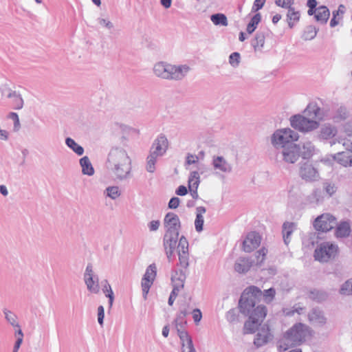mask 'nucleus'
I'll list each match as a JSON object with an SVG mask.
<instances>
[{
	"instance_id": "6e6d98bb",
	"label": "nucleus",
	"mask_w": 352,
	"mask_h": 352,
	"mask_svg": "<svg viewBox=\"0 0 352 352\" xmlns=\"http://www.w3.org/2000/svg\"><path fill=\"white\" fill-rule=\"evenodd\" d=\"M160 226V221L159 220H153L148 223V229L151 232L157 231Z\"/></svg>"
},
{
	"instance_id": "393cba45",
	"label": "nucleus",
	"mask_w": 352,
	"mask_h": 352,
	"mask_svg": "<svg viewBox=\"0 0 352 352\" xmlns=\"http://www.w3.org/2000/svg\"><path fill=\"white\" fill-rule=\"evenodd\" d=\"M335 160L344 166H352V151L346 150L333 156Z\"/></svg>"
},
{
	"instance_id": "5fc2aeb1",
	"label": "nucleus",
	"mask_w": 352,
	"mask_h": 352,
	"mask_svg": "<svg viewBox=\"0 0 352 352\" xmlns=\"http://www.w3.org/2000/svg\"><path fill=\"white\" fill-rule=\"evenodd\" d=\"M104 318V309L103 306L100 305L98 307V322L100 326L103 325V320Z\"/></svg>"
},
{
	"instance_id": "bf43d9fd",
	"label": "nucleus",
	"mask_w": 352,
	"mask_h": 352,
	"mask_svg": "<svg viewBox=\"0 0 352 352\" xmlns=\"http://www.w3.org/2000/svg\"><path fill=\"white\" fill-rule=\"evenodd\" d=\"M265 3V0H255L253 3L252 10L257 11L261 9Z\"/></svg>"
},
{
	"instance_id": "dca6fc26",
	"label": "nucleus",
	"mask_w": 352,
	"mask_h": 352,
	"mask_svg": "<svg viewBox=\"0 0 352 352\" xmlns=\"http://www.w3.org/2000/svg\"><path fill=\"white\" fill-rule=\"evenodd\" d=\"M84 280L87 289L94 294H98L100 291L98 278L95 276L93 271V266L91 263L87 265L84 274Z\"/></svg>"
},
{
	"instance_id": "b1692460",
	"label": "nucleus",
	"mask_w": 352,
	"mask_h": 352,
	"mask_svg": "<svg viewBox=\"0 0 352 352\" xmlns=\"http://www.w3.org/2000/svg\"><path fill=\"white\" fill-rule=\"evenodd\" d=\"M300 146V156L303 159H310L315 153V146L310 141H305L298 144Z\"/></svg>"
},
{
	"instance_id": "f704fd0d",
	"label": "nucleus",
	"mask_w": 352,
	"mask_h": 352,
	"mask_svg": "<svg viewBox=\"0 0 352 352\" xmlns=\"http://www.w3.org/2000/svg\"><path fill=\"white\" fill-rule=\"evenodd\" d=\"M337 130L331 125H324L320 129V137L322 139L328 140L336 134Z\"/></svg>"
},
{
	"instance_id": "aec40b11",
	"label": "nucleus",
	"mask_w": 352,
	"mask_h": 352,
	"mask_svg": "<svg viewBox=\"0 0 352 352\" xmlns=\"http://www.w3.org/2000/svg\"><path fill=\"white\" fill-rule=\"evenodd\" d=\"M212 165L214 170L224 173H230L232 171V165L222 156H213Z\"/></svg>"
},
{
	"instance_id": "7c9ffc66",
	"label": "nucleus",
	"mask_w": 352,
	"mask_h": 352,
	"mask_svg": "<svg viewBox=\"0 0 352 352\" xmlns=\"http://www.w3.org/2000/svg\"><path fill=\"white\" fill-rule=\"evenodd\" d=\"M296 224L292 222H285L283 225V236L284 242L288 245L291 241V235L294 232Z\"/></svg>"
},
{
	"instance_id": "a211bd4d",
	"label": "nucleus",
	"mask_w": 352,
	"mask_h": 352,
	"mask_svg": "<svg viewBox=\"0 0 352 352\" xmlns=\"http://www.w3.org/2000/svg\"><path fill=\"white\" fill-rule=\"evenodd\" d=\"M261 237L256 232H249L243 242V250L251 252L261 244Z\"/></svg>"
},
{
	"instance_id": "37998d69",
	"label": "nucleus",
	"mask_w": 352,
	"mask_h": 352,
	"mask_svg": "<svg viewBox=\"0 0 352 352\" xmlns=\"http://www.w3.org/2000/svg\"><path fill=\"white\" fill-rule=\"evenodd\" d=\"M3 313L5 314L6 319L7 321L13 327H16L19 329L20 328V326L19 325L18 322H16V316L13 314L12 311H8L7 309L3 310Z\"/></svg>"
},
{
	"instance_id": "f03ea898",
	"label": "nucleus",
	"mask_w": 352,
	"mask_h": 352,
	"mask_svg": "<svg viewBox=\"0 0 352 352\" xmlns=\"http://www.w3.org/2000/svg\"><path fill=\"white\" fill-rule=\"evenodd\" d=\"M105 165L116 179L120 181L126 179L131 171L130 157L124 148L118 146L111 147L108 153Z\"/></svg>"
},
{
	"instance_id": "a19ab883",
	"label": "nucleus",
	"mask_w": 352,
	"mask_h": 352,
	"mask_svg": "<svg viewBox=\"0 0 352 352\" xmlns=\"http://www.w3.org/2000/svg\"><path fill=\"white\" fill-rule=\"evenodd\" d=\"M317 34V30L312 25L307 26L302 34V38L305 41L314 39Z\"/></svg>"
},
{
	"instance_id": "473e14b6",
	"label": "nucleus",
	"mask_w": 352,
	"mask_h": 352,
	"mask_svg": "<svg viewBox=\"0 0 352 352\" xmlns=\"http://www.w3.org/2000/svg\"><path fill=\"white\" fill-rule=\"evenodd\" d=\"M66 145L72 149L76 155L81 156L84 153V148L71 138L65 139Z\"/></svg>"
},
{
	"instance_id": "cd10ccee",
	"label": "nucleus",
	"mask_w": 352,
	"mask_h": 352,
	"mask_svg": "<svg viewBox=\"0 0 352 352\" xmlns=\"http://www.w3.org/2000/svg\"><path fill=\"white\" fill-rule=\"evenodd\" d=\"M206 212V209L204 206H199L196 208V218L195 221V227L197 232H200L203 230L204 216Z\"/></svg>"
},
{
	"instance_id": "c756f323",
	"label": "nucleus",
	"mask_w": 352,
	"mask_h": 352,
	"mask_svg": "<svg viewBox=\"0 0 352 352\" xmlns=\"http://www.w3.org/2000/svg\"><path fill=\"white\" fill-rule=\"evenodd\" d=\"M83 175L92 176L94 174V168L87 156H84L79 161Z\"/></svg>"
},
{
	"instance_id": "c03bdc74",
	"label": "nucleus",
	"mask_w": 352,
	"mask_h": 352,
	"mask_svg": "<svg viewBox=\"0 0 352 352\" xmlns=\"http://www.w3.org/2000/svg\"><path fill=\"white\" fill-rule=\"evenodd\" d=\"M349 115L347 108L344 106H340L337 109L334 118L343 120L346 119Z\"/></svg>"
},
{
	"instance_id": "423d86ee",
	"label": "nucleus",
	"mask_w": 352,
	"mask_h": 352,
	"mask_svg": "<svg viewBox=\"0 0 352 352\" xmlns=\"http://www.w3.org/2000/svg\"><path fill=\"white\" fill-rule=\"evenodd\" d=\"M188 315V311L181 310L177 315L176 318L174 320L175 328L177 329L178 336L181 340L182 344L184 347L186 344V347L189 350L188 352H195L192 341L191 338L186 331V326L187 322L186 320V316Z\"/></svg>"
},
{
	"instance_id": "5701e85b",
	"label": "nucleus",
	"mask_w": 352,
	"mask_h": 352,
	"mask_svg": "<svg viewBox=\"0 0 352 352\" xmlns=\"http://www.w3.org/2000/svg\"><path fill=\"white\" fill-rule=\"evenodd\" d=\"M254 262V260H252L250 258L239 257L235 262L234 270L239 273H246L250 270Z\"/></svg>"
},
{
	"instance_id": "09e8293b",
	"label": "nucleus",
	"mask_w": 352,
	"mask_h": 352,
	"mask_svg": "<svg viewBox=\"0 0 352 352\" xmlns=\"http://www.w3.org/2000/svg\"><path fill=\"white\" fill-rule=\"evenodd\" d=\"M267 253V250L265 249V248H261V250H259L258 251H257L256 252V264L257 265H261L263 261L265 260V255Z\"/></svg>"
},
{
	"instance_id": "338daca9",
	"label": "nucleus",
	"mask_w": 352,
	"mask_h": 352,
	"mask_svg": "<svg viewBox=\"0 0 352 352\" xmlns=\"http://www.w3.org/2000/svg\"><path fill=\"white\" fill-rule=\"evenodd\" d=\"M320 194L321 191L318 189L314 190L312 193V195L314 197V198H316L317 203H319L320 201H322V199H320Z\"/></svg>"
},
{
	"instance_id": "ddd939ff",
	"label": "nucleus",
	"mask_w": 352,
	"mask_h": 352,
	"mask_svg": "<svg viewBox=\"0 0 352 352\" xmlns=\"http://www.w3.org/2000/svg\"><path fill=\"white\" fill-rule=\"evenodd\" d=\"M177 252L179 256V265L183 269L179 270H183L187 274V269L189 265V254H188V241L184 236L179 237V241L177 245Z\"/></svg>"
},
{
	"instance_id": "a878e982",
	"label": "nucleus",
	"mask_w": 352,
	"mask_h": 352,
	"mask_svg": "<svg viewBox=\"0 0 352 352\" xmlns=\"http://www.w3.org/2000/svg\"><path fill=\"white\" fill-rule=\"evenodd\" d=\"M308 318L310 322L323 325L327 322V318L324 317L323 312L317 308L312 309L308 314Z\"/></svg>"
},
{
	"instance_id": "ea45409f",
	"label": "nucleus",
	"mask_w": 352,
	"mask_h": 352,
	"mask_svg": "<svg viewBox=\"0 0 352 352\" xmlns=\"http://www.w3.org/2000/svg\"><path fill=\"white\" fill-rule=\"evenodd\" d=\"M106 196L111 199H116L121 195L119 187L117 186H109L105 190Z\"/></svg>"
},
{
	"instance_id": "0eeeda50",
	"label": "nucleus",
	"mask_w": 352,
	"mask_h": 352,
	"mask_svg": "<svg viewBox=\"0 0 352 352\" xmlns=\"http://www.w3.org/2000/svg\"><path fill=\"white\" fill-rule=\"evenodd\" d=\"M298 139V135L294 131L287 128L277 130L272 137V144L275 146L277 151L283 146L294 144V141Z\"/></svg>"
},
{
	"instance_id": "7ed1b4c3",
	"label": "nucleus",
	"mask_w": 352,
	"mask_h": 352,
	"mask_svg": "<svg viewBox=\"0 0 352 352\" xmlns=\"http://www.w3.org/2000/svg\"><path fill=\"white\" fill-rule=\"evenodd\" d=\"M164 225L166 228L163 238V245L168 260L173 255L178 240L179 241V231L181 221L177 214L168 212L164 219Z\"/></svg>"
},
{
	"instance_id": "39448f33",
	"label": "nucleus",
	"mask_w": 352,
	"mask_h": 352,
	"mask_svg": "<svg viewBox=\"0 0 352 352\" xmlns=\"http://www.w3.org/2000/svg\"><path fill=\"white\" fill-rule=\"evenodd\" d=\"M191 70L188 65H172L160 61L154 65V74L162 79L180 81L182 80Z\"/></svg>"
},
{
	"instance_id": "e433bc0d",
	"label": "nucleus",
	"mask_w": 352,
	"mask_h": 352,
	"mask_svg": "<svg viewBox=\"0 0 352 352\" xmlns=\"http://www.w3.org/2000/svg\"><path fill=\"white\" fill-rule=\"evenodd\" d=\"M210 19L212 22L216 25L227 26L228 24L227 17L223 14H214L211 15Z\"/></svg>"
},
{
	"instance_id": "9b49d317",
	"label": "nucleus",
	"mask_w": 352,
	"mask_h": 352,
	"mask_svg": "<svg viewBox=\"0 0 352 352\" xmlns=\"http://www.w3.org/2000/svg\"><path fill=\"white\" fill-rule=\"evenodd\" d=\"M186 280V272L183 270H175L171 275V281L173 284V289L168 298V303L173 305L176 297L181 289L184 288Z\"/></svg>"
},
{
	"instance_id": "e2e57ef3",
	"label": "nucleus",
	"mask_w": 352,
	"mask_h": 352,
	"mask_svg": "<svg viewBox=\"0 0 352 352\" xmlns=\"http://www.w3.org/2000/svg\"><path fill=\"white\" fill-rule=\"evenodd\" d=\"M346 12V8L343 4L339 5L338 10L333 11L332 14H335V16H338L340 14L343 15Z\"/></svg>"
},
{
	"instance_id": "864d4df0",
	"label": "nucleus",
	"mask_w": 352,
	"mask_h": 352,
	"mask_svg": "<svg viewBox=\"0 0 352 352\" xmlns=\"http://www.w3.org/2000/svg\"><path fill=\"white\" fill-rule=\"evenodd\" d=\"M16 333H17L19 335H20L21 336L17 338V340H16V342L14 344V346L13 347V351L12 352H17V351L19 350L21 343H22V341H23V334L22 333V330L21 329H19L16 331Z\"/></svg>"
},
{
	"instance_id": "680f3d73",
	"label": "nucleus",
	"mask_w": 352,
	"mask_h": 352,
	"mask_svg": "<svg viewBox=\"0 0 352 352\" xmlns=\"http://www.w3.org/2000/svg\"><path fill=\"white\" fill-rule=\"evenodd\" d=\"M98 22L100 25H103L108 29H111L113 28L112 23L109 21H107V19L98 18Z\"/></svg>"
},
{
	"instance_id": "bb28decb",
	"label": "nucleus",
	"mask_w": 352,
	"mask_h": 352,
	"mask_svg": "<svg viewBox=\"0 0 352 352\" xmlns=\"http://www.w3.org/2000/svg\"><path fill=\"white\" fill-rule=\"evenodd\" d=\"M351 226L349 221H341L337 223L335 234L338 238H346L351 234Z\"/></svg>"
},
{
	"instance_id": "72a5a7b5",
	"label": "nucleus",
	"mask_w": 352,
	"mask_h": 352,
	"mask_svg": "<svg viewBox=\"0 0 352 352\" xmlns=\"http://www.w3.org/2000/svg\"><path fill=\"white\" fill-rule=\"evenodd\" d=\"M102 283L103 284L102 289V292L105 294L106 297L109 298V308H111L114 300L113 290L107 280H104Z\"/></svg>"
},
{
	"instance_id": "412c9836",
	"label": "nucleus",
	"mask_w": 352,
	"mask_h": 352,
	"mask_svg": "<svg viewBox=\"0 0 352 352\" xmlns=\"http://www.w3.org/2000/svg\"><path fill=\"white\" fill-rule=\"evenodd\" d=\"M188 188L193 199H197L199 197L197 188L200 184L199 173L197 170L192 171L188 177Z\"/></svg>"
},
{
	"instance_id": "3c124183",
	"label": "nucleus",
	"mask_w": 352,
	"mask_h": 352,
	"mask_svg": "<svg viewBox=\"0 0 352 352\" xmlns=\"http://www.w3.org/2000/svg\"><path fill=\"white\" fill-rule=\"evenodd\" d=\"M241 56L239 52H233L229 56V63L234 67H238L240 63Z\"/></svg>"
},
{
	"instance_id": "052dcab7",
	"label": "nucleus",
	"mask_w": 352,
	"mask_h": 352,
	"mask_svg": "<svg viewBox=\"0 0 352 352\" xmlns=\"http://www.w3.org/2000/svg\"><path fill=\"white\" fill-rule=\"evenodd\" d=\"M14 104L15 106L16 109H21L23 108V100L21 98V95L17 96L16 98L14 99Z\"/></svg>"
},
{
	"instance_id": "69168bd1",
	"label": "nucleus",
	"mask_w": 352,
	"mask_h": 352,
	"mask_svg": "<svg viewBox=\"0 0 352 352\" xmlns=\"http://www.w3.org/2000/svg\"><path fill=\"white\" fill-rule=\"evenodd\" d=\"M11 116L14 117V127L15 130H17L20 126L19 116H18L17 113H13V112L11 113Z\"/></svg>"
},
{
	"instance_id": "de8ad7c7",
	"label": "nucleus",
	"mask_w": 352,
	"mask_h": 352,
	"mask_svg": "<svg viewBox=\"0 0 352 352\" xmlns=\"http://www.w3.org/2000/svg\"><path fill=\"white\" fill-rule=\"evenodd\" d=\"M226 320L230 323H234L238 321L239 314L235 309L229 310L226 315Z\"/></svg>"
},
{
	"instance_id": "c9c22d12",
	"label": "nucleus",
	"mask_w": 352,
	"mask_h": 352,
	"mask_svg": "<svg viewBox=\"0 0 352 352\" xmlns=\"http://www.w3.org/2000/svg\"><path fill=\"white\" fill-rule=\"evenodd\" d=\"M261 20V15L260 13H256L254 14L251 19L250 21L248 23L246 31L249 34H252L254 30L256 29L258 24L260 23Z\"/></svg>"
},
{
	"instance_id": "0e129e2a",
	"label": "nucleus",
	"mask_w": 352,
	"mask_h": 352,
	"mask_svg": "<svg viewBox=\"0 0 352 352\" xmlns=\"http://www.w3.org/2000/svg\"><path fill=\"white\" fill-rule=\"evenodd\" d=\"M175 193L179 196H184L188 193V190L186 186L181 185L177 188Z\"/></svg>"
},
{
	"instance_id": "4be33fe9",
	"label": "nucleus",
	"mask_w": 352,
	"mask_h": 352,
	"mask_svg": "<svg viewBox=\"0 0 352 352\" xmlns=\"http://www.w3.org/2000/svg\"><path fill=\"white\" fill-rule=\"evenodd\" d=\"M270 31L268 29L261 30L256 32L251 42L254 51H261L264 47L265 37L269 36Z\"/></svg>"
},
{
	"instance_id": "2f4dec72",
	"label": "nucleus",
	"mask_w": 352,
	"mask_h": 352,
	"mask_svg": "<svg viewBox=\"0 0 352 352\" xmlns=\"http://www.w3.org/2000/svg\"><path fill=\"white\" fill-rule=\"evenodd\" d=\"M300 14L296 11L294 8L288 10L287 13V22L290 28H293L296 23L300 20Z\"/></svg>"
},
{
	"instance_id": "774afa93",
	"label": "nucleus",
	"mask_w": 352,
	"mask_h": 352,
	"mask_svg": "<svg viewBox=\"0 0 352 352\" xmlns=\"http://www.w3.org/2000/svg\"><path fill=\"white\" fill-rule=\"evenodd\" d=\"M8 139V132L6 130L0 129V140H7Z\"/></svg>"
},
{
	"instance_id": "6ab92c4d",
	"label": "nucleus",
	"mask_w": 352,
	"mask_h": 352,
	"mask_svg": "<svg viewBox=\"0 0 352 352\" xmlns=\"http://www.w3.org/2000/svg\"><path fill=\"white\" fill-rule=\"evenodd\" d=\"M273 336L270 332V329L267 325L262 327L256 333L254 344L257 346H262L267 344L270 340H272Z\"/></svg>"
},
{
	"instance_id": "f257e3e1",
	"label": "nucleus",
	"mask_w": 352,
	"mask_h": 352,
	"mask_svg": "<svg viewBox=\"0 0 352 352\" xmlns=\"http://www.w3.org/2000/svg\"><path fill=\"white\" fill-rule=\"evenodd\" d=\"M275 294L276 290L273 287L265 289L263 294L258 287L253 285L243 291L239 302V307L241 313L248 316V320L244 324V333H254L267 315L266 307L258 304L262 295L265 302L270 303L273 300Z\"/></svg>"
},
{
	"instance_id": "6e6552de",
	"label": "nucleus",
	"mask_w": 352,
	"mask_h": 352,
	"mask_svg": "<svg viewBox=\"0 0 352 352\" xmlns=\"http://www.w3.org/2000/svg\"><path fill=\"white\" fill-rule=\"evenodd\" d=\"M300 146L297 144H289L276 151V159L288 164H294L299 159Z\"/></svg>"
},
{
	"instance_id": "49530a36",
	"label": "nucleus",
	"mask_w": 352,
	"mask_h": 352,
	"mask_svg": "<svg viewBox=\"0 0 352 352\" xmlns=\"http://www.w3.org/2000/svg\"><path fill=\"white\" fill-rule=\"evenodd\" d=\"M323 189L329 197H331L337 190L336 185L329 182L323 183Z\"/></svg>"
},
{
	"instance_id": "f3484780",
	"label": "nucleus",
	"mask_w": 352,
	"mask_h": 352,
	"mask_svg": "<svg viewBox=\"0 0 352 352\" xmlns=\"http://www.w3.org/2000/svg\"><path fill=\"white\" fill-rule=\"evenodd\" d=\"M168 147V139L165 135L160 134L153 142V144L150 148V152L158 157H162L166 152Z\"/></svg>"
},
{
	"instance_id": "603ef678",
	"label": "nucleus",
	"mask_w": 352,
	"mask_h": 352,
	"mask_svg": "<svg viewBox=\"0 0 352 352\" xmlns=\"http://www.w3.org/2000/svg\"><path fill=\"white\" fill-rule=\"evenodd\" d=\"M199 161V156L197 155L187 153L185 161V166H189L191 164H195Z\"/></svg>"
},
{
	"instance_id": "8fccbe9b",
	"label": "nucleus",
	"mask_w": 352,
	"mask_h": 352,
	"mask_svg": "<svg viewBox=\"0 0 352 352\" xmlns=\"http://www.w3.org/2000/svg\"><path fill=\"white\" fill-rule=\"evenodd\" d=\"M294 3V0H276L275 4L277 6L281 7L283 8H285L289 10L290 8H294L292 6Z\"/></svg>"
},
{
	"instance_id": "58836bf2",
	"label": "nucleus",
	"mask_w": 352,
	"mask_h": 352,
	"mask_svg": "<svg viewBox=\"0 0 352 352\" xmlns=\"http://www.w3.org/2000/svg\"><path fill=\"white\" fill-rule=\"evenodd\" d=\"M309 296L312 300H316L318 302H322L327 298L328 295L324 292L314 289L309 292Z\"/></svg>"
},
{
	"instance_id": "4d7b16f0",
	"label": "nucleus",
	"mask_w": 352,
	"mask_h": 352,
	"mask_svg": "<svg viewBox=\"0 0 352 352\" xmlns=\"http://www.w3.org/2000/svg\"><path fill=\"white\" fill-rule=\"evenodd\" d=\"M180 199L174 197H172L168 202V208L170 209H176L179 205Z\"/></svg>"
},
{
	"instance_id": "79ce46f5",
	"label": "nucleus",
	"mask_w": 352,
	"mask_h": 352,
	"mask_svg": "<svg viewBox=\"0 0 352 352\" xmlns=\"http://www.w3.org/2000/svg\"><path fill=\"white\" fill-rule=\"evenodd\" d=\"M340 293L345 296L352 295V278L347 280L341 285Z\"/></svg>"
},
{
	"instance_id": "a18cd8bd",
	"label": "nucleus",
	"mask_w": 352,
	"mask_h": 352,
	"mask_svg": "<svg viewBox=\"0 0 352 352\" xmlns=\"http://www.w3.org/2000/svg\"><path fill=\"white\" fill-rule=\"evenodd\" d=\"M320 108L315 104H309L305 110V113L307 116L313 117H317Z\"/></svg>"
},
{
	"instance_id": "2eb2a0df",
	"label": "nucleus",
	"mask_w": 352,
	"mask_h": 352,
	"mask_svg": "<svg viewBox=\"0 0 352 352\" xmlns=\"http://www.w3.org/2000/svg\"><path fill=\"white\" fill-rule=\"evenodd\" d=\"M299 176L306 182H313L319 180L320 173L316 168L309 162L300 164Z\"/></svg>"
},
{
	"instance_id": "4468645a",
	"label": "nucleus",
	"mask_w": 352,
	"mask_h": 352,
	"mask_svg": "<svg viewBox=\"0 0 352 352\" xmlns=\"http://www.w3.org/2000/svg\"><path fill=\"white\" fill-rule=\"evenodd\" d=\"M157 275V267L155 263H152L146 270V272L142 279L141 286L142 289V296L146 299L148 293Z\"/></svg>"
},
{
	"instance_id": "4c0bfd02",
	"label": "nucleus",
	"mask_w": 352,
	"mask_h": 352,
	"mask_svg": "<svg viewBox=\"0 0 352 352\" xmlns=\"http://www.w3.org/2000/svg\"><path fill=\"white\" fill-rule=\"evenodd\" d=\"M158 156L149 152V155L146 158V170L149 173H154L155 170V164Z\"/></svg>"
},
{
	"instance_id": "9d476101",
	"label": "nucleus",
	"mask_w": 352,
	"mask_h": 352,
	"mask_svg": "<svg viewBox=\"0 0 352 352\" xmlns=\"http://www.w3.org/2000/svg\"><path fill=\"white\" fill-rule=\"evenodd\" d=\"M291 126L302 132H308L317 129L319 123L312 119L307 118L300 114L294 115L290 118Z\"/></svg>"
},
{
	"instance_id": "20e7f679",
	"label": "nucleus",
	"mask_w": 352,
	"mask_h": 352,
	"mask_svg": "<svg viewBox=\"0 0 352 352\" xmlns=\"http://www.w3.org/2000/svg\"><path fill=\"white\" fill-rule=\"evenodd\" d=\"M309 333V327L306 324L300 322L294 324L278 341V350L285 351L300 345L305 342Z\"/></svg>"
},
{
	"instance_id": "c85d7f7f",
	"label": "nucleus",
	"mask_w": 352,
	"mask_h": 352,
	"mask_svg": "<svg viewBox=\"0 0 352 352\" xmlns=\"http://www.w3.org/2000/svg\"><path fill=\"white\" fill-rule=\"evenodd\" d=\"M329 16L330 12L327 7L320 6L317 8V11L314 17L317 21L320 22L322 24H324L327 22Z\"/></svg>"
},
{
	"instance_id": "f8f14e48",
	"label": "nucleus",
	"mask_w": 352,
	"mask_h": 352,
	"mask_svg": "<svg viewBox=\"0 0 352 352\" xmlns=\"http://www.w3.org/2000/svg\"><path fill=\"white\" fill-rule=\"evenodd\" d=\"M337 225L336 218L329 213L318 216L314 221V226L318 231L328 232Z\"/></svg>"
},
{
	"instance_id": "13d9d810",
	"label": "nucleus",
	"mask_w": 352,
	"mask_h": 352,
	"mask_svg": "<svg viewBox=\"0 0 352 352\" xmlns=\"http://www.w3.org/2000/svg\"><path fill=\"white\" fill-rule=\"evenodd\" d=\"M192 318L196 324L200 322L202 318V314L199 309H195L192 311Z\"/></svg>"
},
{
	"instance_id": "1a4fd4ad",
	"label": "nucleus",
	"mask_w": 352,
	"mask_h": 352,
	"mask_svg": "<svg viewBox=\"0 0 352 352\" xmlns=\"http://www.w3.org/2000/svg\"><path fill=\"white\" fill-rule=\"evenodd\" d=\"M338 250V245L330 242H322L316 248L314 258L320 262H327L336 257Z\"/></svg>"
}]
</instances>
